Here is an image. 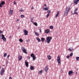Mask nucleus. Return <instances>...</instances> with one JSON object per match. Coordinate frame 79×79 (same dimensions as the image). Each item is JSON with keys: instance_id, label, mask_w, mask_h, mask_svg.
Instances as JSON below:
<instances>
[{"instance_id": "f257e3e1", "label": "nucleus", "mask_w": 79, "mask_h": 79, "mask_svg": "<svg viewBox=\"0 0 79 79\" xmlns=\"http://www.w3.org/2000/svg\"><path fill=\"white\" fill-rule=\"evenodd\" d=\"M71 10V7H70L69 6L66 7V10L64 11V16H66L68 15V13L69 10Z\"/></svg>"}, {"instance_id": "f03ea898", "label": "nucleus", "mask_w": 79, "mask_h": 79, "mask_svg": "<svg viewBox=\"0 0 79 79\" xmlns=\"http://www.w3.org/2000/svg\"><path fill=\"white\" fill-rule=\"evenodd\" d=\"M52 39V38L50 37H48L46 38V41L48 44H49L51 41V40Z\"/></svg>"}, {"instance_id": "7ed1b4c3", "label": "nucleus", "mask_w": 79, "mask_h": 79, "mask_svg": "<svg viewBox=\"0 0 79 79\" xmlns=\"http://www.w3.org/2000/svg\"><path fill=\"white\" fill-rule=\"evenodd\" d=\"M22 52H23V53H26H26H27V51H26V49H25V48H24V47H22Z\"/></svg>"}, {"instance_id": "20e7f679", "label": "nucleus", "mask_w": 79, "mask_h": 79, "mask_svg": "<svg viewBox=\"0 0 79 79\" xmlns=\"http://www.w3.org/2000/svg\"><path fill=\"white\" fill-rule=\"evenodd\" d=\"M5 73V70H4V68H2L1 70V72L0 73V74L3 76V73Z\"/></svg>"}, {"instance_id": "39448f33", "label": "nucleus", "mask_w": 79, "mask_h": 79, "mask_svg": "<svg viewBox=\"0 0 79 79\" xmlns=\"http://www.w3.org/2000/svg\"><path fill=\"white\" fill-rule=\"evenodd\" d=\"M57 62L58 64H59V63H60V64H61V63H60V61H61V60L60 59V56H58L57 57Z\"/></svg>"}, {"instance_id": "423d86ee", "label": "nucleus", "mask_w": 79, "mask_h": 79, "mask_svg": "<svg viewBox=\"0 0 79 79\" xmlns=\"http://www.w3.org/2000/svg\"><path fill=\"white\" fill-rule=\"evenodd\" d=\"M2 38H1V39H2L3 41H4V42H6V38L5 37V36L3 35H2Z\"/></svg>"}, {"instance_id": "0eeeda50", "label": "nucleus", "mask_w": 79, "mask_h": 79, "mask_svg": "<svg viewBox=\"0 0 79 79\" xmlns=\"http://www.w3.org/2000/svg\"><path fill=\"white\" fill-rule=\"evenodd\" d=\"M23 32L24 33V34L25 35H27V34H28V31H27L26 30H24Z\"/></svg>"}, {"instance_id": "6e6552de", "label": "nucleus", "mask_w": 79, "mask_h": 79, "mask_svg": "<svg viewBox=\"0 0 79 79\" xmlns=\"http://www.w3.org/2000/svg\"><path fill=\"white\" fill-rule=\"evenodd\" d=\"M25 64L26 67H28V66H29V63H28V62H27V60H25Z\"/></svg>"}, {"instance_id": "1a4fd4ad", "label": "nucleus", "mask_w": 79, "mask_h": 79, "mask_svg": "<svg viewBox=\"0 0 79 79\" xmlns=\"http://www.w3.org/2000/svg\"><path fill=\"white\" fill-rule=\"evenodd\" d=\"M18 58V60H19V61H21V60H22V58H23V57H22V56L19 55V56Z\"/></svg>"}, {"instance_id": "9d476101", "label": "nucleus", "mask_w": 79, "mask_h": 79, "mask_svg": "<svg viewBox=\"0 0 79 79\" xmlns=\"http://www.w3.org/2000/svg\"><path fill=\"white\" fill-rule=\"evenodd\" d=\"M5 2L3 1L2 2H1L0 4V6H1V7H2L3 6V5H4L5 4Z\"/></svg>"}, {"instance_id": "9b49d317", "label": "nucleus", "mask_w": 79, "mask_h": 79, "mask_svg": "<svg viewBox=\"0 0 79 79\" xmlns=\"http://www.w3.org/2000/svg\"><path fill=\"white\" fill-rule=\"evenodd\" d=\"M48 66H47V65L46 67L45 68V69H44V71H45V72H46V73H47V71H48Z\"/></svg>"}, {"instance_id": "f8f14e48", "label": "nucleus", "mask_w": 79, "mask_h": 79, "mask_svg": "<svg viewBox=\"0 0 79 79\" xmlns=\"http://www.w3.org/2000/svg\"><path fill=\"white\" fill-rule=\"evenodd\" d=\"M79 0H75V1L74 2V3H75L76 5L77 4L78 2H79Z\"/></svg>"}, {"instance_id": "ddd939ff", "label": "nucleus", "mask_w": 79, "mask_h": 79, "mask_svg": "<svg viewBox=\"0 0 79 79\" xmlns=\"http://www.w3.org/2000/svg\"><path fill=\"white\" fill-rule=\"evenodd\" d=\"M13 10H10L9 12V15H11L13 14Z\"/></svg>"}, {"instance_id": "4468645a", "label": "nucleus", "mask_w": 79, "mask_h": 79, "mask_svg": "<svg viewBox=\"0 0 79 79\" xmlns=\"http://www.w3.org/2000/svg\"><path fill=\"white\" fill-rule=\"evenodd\" d=\"M34 32L35 34V35H36V36H39V33H38V32H36L35 31H34Z\"/></svg>"}, {"instance_id": "2eb2a0df", "label": "nucleus", "mask_w": 79, "mask_h": 79, "mask_svg": "<svg viewBox=\"0 0 79 79\" xmlns=\"http://www.w3.org/2000/svg\"><path fill=\"white\" fill-rule=\"evenodd\" d=\"M45 32L46 34H48V33H49V32H50V30L48 29L46 30L45 31Z\"/></svg>"}, {"instance_id": "dca6fc26", "label": "nucleus", "mask_w": 79, "mask_h": 79, "mask_svg": "<svg viewBox=\"0 0 79 79\" xmlns=\"http://www.w3.org/2000/svg\"><path fill=\"white\" fill-rule=\"evenodd\" d=\"M73 73V72L72 71H69V75H71V74H72Z\"/></svg>"}, {"instance_id": "f3484780", "label": "nucleus", "mask_w": 79, "mask_h": 79, "mask_svg": "<svg viewBox=\"0 0 79 79\" xmlns=\"http://www.w3.org/2000/svg\"><path fill=\"white\" fill-rule=\"evenodd\" d=\"M59 13H60L59 11H57V14L56 15L55 17L56 18L59 15Z\"/></svg>"}, {"instance_id": "a211bd4d", "label": "nucleus", "mask_w": 79, "mask_h": 79, "mask_svg": "<svg viewBox=\"0 0 79 79\" xmlns=\"http://www.w3.org/2000/svg\"><path fill=\"white\" fill-rule=\"evenodd\" d=\"M48 60H51V59H52L51 56H50V55L48 56Z\"/></svg>"}, {"instance_id": "6ab92c4d", "label": "nucleus", "mask_w": 79, "mask_h": 79, "mask_svg": "<svg viewBox=\"0 0 79 79\" xmlns=\"http://www.w3.org/2000/svg\"><path fill=\"white\" fill-rule=\"evenodd\" d=\"M36 40H38V42H40L41 41V40H40V39L39 37L37 38Z\"/></svg>"}, {"instance_id": "aec40b11", "label": "nucleus", "mask_w": 79, "mask_h": 79, "mask_svg": "<svg viewBox=\"0 0 79 79\" xmlns=\"http://www.w3.org/2000/svg\"><path fill=\"white\" fill-rule=\"evenodd\" d=\"M30 69L31 70H34V67L33 66H30Z\"/></svg>"}, {"instance_id": "412c9836", "label": "nucleus", "mask_w": 79, "mask_h": 79, "mask_svg": "<svg viewBox=\"0 0 79 79\" xmlns=\"http://www.w3.org/2000/svg\"><path fill=\"white\" fill-rule=\"evenodd\" d=\"M41 39V41L42 42H44V41H45V38H42Z\"/></svg>"}, {"instance_id": "4be33fe9", "label": "nucleus", "mask_w": 79, "mask_h": 79, "mask_svg": "<svg viewBox=\"0 0 79 79\" xmlns=\"http://www.w3.org/2000/svg\"><path fill=\"white\" fill-rule=\"evenodd\" d=\"M31 57H33L34 56H35L34 54V53H32L31 54Z\"/></svg>"}, {"instance_id": "5701e85b", "label": "nucleus", "mask_w": 79, "mask_h": 79, "mask_svg": "<svg viewBox=\"0 0 79 79\" xmlns=\"http://www.w3.org/2000/svg\"><path fill=\"white\" fill-rule=\"evenodd\" d=\"M19 41L20 42H23V40L21 39H19Z\"/></svg>"}, {"instance_id": "b1692460", "label": "nucleus", "mask_w": 79, "mask_h": 79, "mask_svg": "<svg viewBox=\"0 0 79 79\" xmlns=\"http://www.w3.org/2000/svg\"><path fill=\"white\" fill-rule=\"evenodd\" d=\"M36 26H37V23L36 22H34L33 23Z\"/></svg>"}, {"instance_id": "393cba45", "label": "nucleus", "mask_w": 79, "mask_h": 79, "mask_svg": "<svg viewBox=\"0 0 79 79\" xmlns=\"http://www.w3.org/2000/svg\"><path fill=\"white\" fill-rule=\"evenodd\" d=\"M31 22L33 23V18H31Z\"/></svg>"}, {"instance_id": "a878e982", "label": "nucleus", "mask_w": 79, "mask_h": 79, "mask_svg": "<svg viewBox=\"0 0 79 79\" xmlns=\"http://www.w3.org/2000/svg\"><path fill=\"white\" fill-rule=\"evenodd\" d=\"M50 27L51 29H53V26H50Z\"/></svg>"}, {"instance_id": "bb28decb", "label": "nucleus", "mask_w": 79, "mask_h": 79, "mask_svg": "<svg viewBox=\"0 0 79 79\" xmlns=\"http://www.w3.org/2000/svg\"><path fill=\"white\" fill-rule=\"evenodd\" d=\"M7 55V54L6 53H5L4 54V57H6V55Z\"/></svg>"}, {"instance_id": "cd10ccee", "label": "nucleus", "mask_w": 79, "mask_h": 79, "mask_svg": "<svg viewBox=\"0 0 79 79\" xmlns=\"http://www.w3.org/2000/svg\"><path fill=\"white\" fill-rule=\"evenodd\" d=\"M48 8L47 7L44 8V10H45V11H47V10H48Z\"/></svg>"}, {"instance_id": "c85d7f7f", "label": "nucleus", "mask_w": 79, "mask_h": 79, "mask_svg": "<svg viewBox=\"0 0 79 79\" xmlns=\"http://www.w3.org/2000/svg\"><path fill=\"white\" fill-rule=\"evenodd\" d=\"M72 15H78V13H77V12H74V13H73Z\"/></svg>"}, {"instance_id": "c756f323", "label": "nucleus", "mask_w": 79, "mask_h": 79, "mask_svg": "<svg viewBox=\"0 0 79 79\" xmlns=\"http://www.w3.org/2000/svg\"><path fill=\"white\" fill-rule=\"evenodd\" d=\"M51 12V11L49 10H48L47 11V13H49H49H50Z\"/></svg>"}, {"instance_id": "7c9ffc66", "label": "nucleus", "mask_w": 79, "mask_h": 79, "mask_svg": "<svg viewBox=\"0 0 79 79\" xmlns=\"http://www.w3.org/2000/svg\"><path fill=\"white\" fill-rule=\"evenodd\" d=\"M76 60H77V61H78V60H79V57H76Z\"/></svg>"}, {"instance_id": "2f4dec72", "label": "nucleus", "mask_w": 79, "mask_h": 79, "mask_svg": "<svg viewBox=\"0 0 79 79\" xmlns=\"http://www.w3.org/2000/svg\"><path fill=\"white\" fill-rule=\"evenodd\" d=\"M32 58H33V60H35V56H34L33 57H32Z\"/></svg>"}, {"instance_id": "473e14b6", "label": "nucleus", "mask_w": 79, "mask_h": 79, "mask_svg": "<svg viewBox=\"0 0 79 79\" xmlns=\"http://www.w3.org/2000/svg\"><path fill=\"white\" fill-rule=\"evenodd\" d=\"M20 17H21V18H24V15H20Z\"/></svg>"}, {"instance_id": "72a5a7b5", "label": "nucleus", "mask_w": 79, "mask_h": 79, "mask_svg": "<svg viewBox=\"0 0 79 79\" xmlns=\"http://www.w3.org/2000/svg\"><path fill=\"white\" fill-rule=\"evenodd\" d=\"M78 10V9L77 8H76V9H75L74 10V12H76V11H77Z\"/></svg>"}, {"instance_id": "f704fd0d", "label": "nucleus", "mask_w": 79, "mask_h": 79, "mask_svg": "<svg viewBox=\"0 0 79 79\" xmlns=\"http://www.w3.org/2000/svg\"><path fill=\"white\" fill-rule=\"evenodd\" d=\"M73 55V53L72 52L70 55V56H72Z\"/></svg>"}, {"instance_id": "c9c22d12", "label": "nucleus", "mask_w": 79, "mask_h": 79, "mask_svg": "<svg viewBox=\"0 0 79 79\" xmlns=\"http://www.w3.org/2000/svg\"><path fill=\"white\" fill-rule=\"evenodd\" d=\"M49 15H50V14L49 13H48L46 16L47 18H48V16H49Z\"/></svg>"}, {"instance_id": "e433bc0d", "label": "nucleus", "mask_w": 79, "mask_h": 79, "mask_svg": "<svg viewBox=\"0 0 79 79\" xmlns=\"http://www.w3.org/2000/svg\"><path fill=\"white\" fill-rule=\"evenodd\" d=\"M73 49H71V48H69V51H70V52H72L73 51Z\"/></svg>"}, {"instance_id": "4c0bfd02", "label": "nucleus", "mask_w": 79, "mask_h": 79, "mask_svg": "<svg viewBox=\"0 0 79 79\" xmlns=\"http://www.w3.org/2000/svg\"><path fill=\"white\" fill-rule=\"evenodd\" d=\"M39 73H40V74H41V73H43V71L41 70L40 71H39Z\"/></svg>"}, {"instance_id": "58836bf2", "label": "nucleus", "mask_w": 79, "mask_h": 79, "mask_svg": "<svg viewBox=\"0 0 79 79\" xmlns=\"http://www.w3.org/2000/svg\"><path fill=\"white\" fill-rule=\"evenodd\" d=\"M20 11L21 12H23V9H20Z\"/></svg>"}, {"instance_id": "ea45409f", "label": "nucleus", "mask_w": 79, "mask_h": 79, "mask_svg": "<svg viewBox=\"0 0 79 79\" xmlns=\"http://www.w3.org/2000/svg\"><path fill=\"white\" fill-rule=\"evenodd\" d=\"M70 57V56H67V58H68V59L69 58V57Z\"/></svg>"}, {"instance_id": "a19ab883", "label": "nucleus", "mask_w": 79, "mask_h": 79, "mask_svg": "<svg viewBox=\"0 0 79 79\" xmlns=\"http://www.w3.org/2000/svg\"><path fill=\"white\" fill-rule=\"evenodd\" d=\"M3 33V32L2 31H0V34H2Z\"/></svg>"}, {"instance_id": "79ce46f5", "label": "nucleus", "mask_w": 79, "mask_h": 79, "mask_svg": "<svg viewBox=\"0 0 79 79\" xmlns=\"http://www.w3.org/2000/svg\"><path fill=\"white\" fill-rule=\"evenodd\" d=\"M9 57H10V55H8L7 56V58H8Z\"/></svg>"}, {"instance_id": "37998d69", "label": "nucleus", "mask_w": 79, "mask_h": 79, "mask_svg": "<svg viewBox=\"0 0 79 79\" xmlns=\"http://www.w3.org/2000/svg\"><path fill=\"white\" fill-rule=\"evenodd\" d=\"M14 3L15 5V4H16V2L15 1L14 2Z\"/></svg>"}, {"instance_id": "c03bdc74", "label": "nucleus", "mask_w": 79, "mask_h": 79, "mask_svg": "<svg viewBox=\"0 0 79 79\" xmlns=\"http://www.w3.org/2000/svg\"><path fill=\"white\" fill-rule=\"evenodd\" d=\"M31 9H32V10H33V9H34V7H33V6H32Z\"/></svg>"}, {"instance_id": "a18cd8bd", "label": "nucleus", "mask_w": 79, "mask_h": 79, "mask_svg": "<svg viewBox=\"0 0 79 79\" xmlns=\"http://www.w3.org/2000/svg\"><path fill=\"white\" fill-rule=\"evenodd\" d=\"M9 79H12V77H9Z\"/></svg>"}, {"instance_id": "49530a36", "label": "nucleus", "mask_w": 79, "mask_h": 79, "mask_svg": "<svg viewBox=\"0 0 79 79\" xmlns=\"http://www.w3.org/2000/svg\"><path fill=\"white\" fill-rule=\"evenodd\" d=\"M44 6H45L47 7V5H46V4H44Z\"/></svg>"}, {"instance_id": "de8ad7c7", "label": "nucleus", "mask_w": 79, "mask_h": 79, "mask_svg": "<svg viewBox=\"0 0 79 79\" xmlns=\"http://www.w3.org/2000/svg\"><path fill=\"white\" fill-rule=\"evenodd\" d=\"M27 58H28V59H30V57H29V56H28V57H27Z\"/></svg>"}, {"instance_id": "09e8293b", "label": "nucleus", "mask_w": 79, "mask_h": 79, "mask_svg": "<svg viewBox=\"0 0 79 79\" xmlns=\"http://www.w3.org/2000/svg\"><path fill=\"white\" fill-rule=\"evenodd\" d=\"M61 73H63V70H62V69H61Z\"/></svg>"}, {"instance_id": "8fccbe9b", "label": "nucleus", "mask_w": 79, "mask_h": 79, "mask_svg": "<svg viewBox=\"0 0 79 79\" xmlns=\"http://www.w3.org/2000/svg\"><path fill=\"white\" fill-rule=\"evenodd\" d=\"M41 30H40V32L41 33Z\"/></svg>"}, {"instance_id": "3c124183", "label": "nucleus", "mask_w": 79, "mask_h": 79, "mask_svg": "<svg viewBox=\"0 0 79 79\" xmlns=\"http://www.w3.org/2000/svg\"><path fill=\"white\" fill-rule=\"evenodd\" d=\"M76 74H77V72H76Z\"/></svg>"}, {"instance_id": "603ef678", "label": "nucleus", "mask_w": 79, "mask_h": 79, "mask_svg": "<svg viewBox=\"0 0 79 79\" xmlns=\"http://www.w3.org/2000/svg\"><path fill=\"white\" fill-rule=\"evenodd\" d=\"M17 21H19V19H17Z\"/></svg>"}, {"instance_id": "864d4df0", "label": "nucleus", "mask_w": 79, "mask_h": 79, "mask_svg": "<svg viewBox=\"0 0 79 79\" xmlns=\"http://www.w3.org/2000/svg\"><path fill=\"white\" fill-rule=\"evenodd\" d=\"M11 36H10V38H11Z\"/></svg>"}, {"instance_id": "5fc2aeb1", "label": "nucleus", "mask_w": 79, "mask_h": 79, "mask_svg": "<svg viewBox=\"0 0 79 79\" xmlns=\"http://www.w3.org/2000/svg\"><path fill=\"white\" fill-rule=\"evenodd\" d=\"M1 35H0V38H1L0 37V36H1Z\"/></svg>"}, {"instance_id": "6e6d98bb", "label": "nucleus", "mask_w": 79, "mask_h": 79, "mask_svg": "<svg viewBox=\"0 0 79 79\" xmlns=\"http://www.w3.org/2000/svg\"><path fill=\"white\" fill-rule=\"evenodd\" d=\"M77 70H78V69H77Z\"/></svg>"}, {"instance_id": "4d7b16f0", "label": "nucleus", "mask_w": 79, "mask_h": 79, "mask_svg": "<svg viewBox=\"0 0 79 79\" xmlns=\"http://www.w3.org/2000/svg\"><path fill=\"white\" fill-rule=\"evenodd\" d=\"M1 68V66H0V69H1V68Z\"/></svg>"}, {"instance_id": "13d9d810", "label": "nucleus", "mask_w": 79, "mask_h": 79, "mask_svg": "<svg viewBox=\"0 0 79 79\" xmlns=\"http://www.w3.org/2000/svg\"><path fill=\"white\" fill-rule=\"evenodd\" d=\"M28 40L27 41V42H28Z\"/></svg>"}, {"instance_id": "bf43d9fd", "label": "nucleus", "mask_w": 79, "mask_h": 79, "mask_svg": "<svg viewBox=\"0 0 79 79\" xmlns=\"http://www.w3.org/2000/svg\"><path fill=\"white\" fill-rule=\"evenodd\" d=\"M0 7H2L1 6H0Z\"/></svg>"}]
</instances>
